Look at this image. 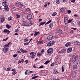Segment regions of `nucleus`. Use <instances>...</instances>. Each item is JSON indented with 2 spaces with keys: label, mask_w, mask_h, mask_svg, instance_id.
Instances as JSON below:
<instances>
[{
  "label": "nucleus",
  "mask_w": 80,
  "mask_h": 80,
  "mask_svg": "<svg viewBox=\"0 0 80 80\" xmlns=\"http://www.w3.org/2000/svg\"><path fill=\"white\" fill-rule=\"evenodd\" d=\"M53 49L52 48H49L47 51V53L49 55H51L53 53Z\"/></svg>",
  "instance_id": "f257e3e1"
},
{
  "label": "nucleus",
  "mask_w": 80,
  "mask_h": 80,
  "mask_svg": "<svg viewBox=\"0 0 80 80\" xmlns=\"http://www.w3.org/2000/svg\"><path fill=\"white\" fill-rule=\"evenodd\" d=\"M0 22L1 23H3L5 21V17L3 15H2L0 17Z\"/></svg>",
  "instance_id": "f03ea898"
},
{
  "label": "nucleus",
  "mask_w": 80,
  "mask_h": 80,
  "mask_svg": "<svg viewBox=\"0 0 80 80\" xmlns=\"http://www.w3.org/2000/svg\"><path fill=\"white\" fill-rule=\"evenodd\" d=\"M4 48H3V51L4 53H6L7 52L8 50V48L7 46H6L5 45H4L3 46Z\"/></svg>",
  "instance_id": "7ed1b4c3"
},
{
  "label": "nucleus",
  "mask_w": 80,
  "mask_h": 80,
  "mask_svg": "<svg viewBox=\"0 0 80 80\" xmlns=\"http://www.w3.org/2000/svg\"><path fill=\"white\" fill-rule=\"evenodd\" d=\"M54 43H55V42H54V41H51L48 42V43L47 45L48 47H50V46L53 45L54 44Z\"/></svg>",
  "instance_id": "20e7f679"
},
{
  "label": "nucleus",
  "mask_w": 80,
  "mask_h": 80,
  "mask_svg": "<svg viewBox=\"0 0 80 80\" xmlns=\"http://www.w3.org/2000/svg\"><path fill=\"white\" fill-rule=\"evenodd\" d=\"M72 62L74 63L76 61V56L75 55H73L72 58Z\"/></svg>",
  "instance_id": "39448f33"
},
{
  "label": "nucleus",
  "mask_w": 80,
  "mask_h": 80,
  "mask_svg": "<svg viewBox=\"0 0 80 80\" xmlns=\"http://www.w3.org/2000/svg\"><path fill=\"white\" fill-rule=\"evenodd\" d=\"M15 4L16 5H18V6H20V7H23V5L22 3L21 2H16Z\"/></svg>",
  "instance_id": "423d86ee"
},
{
  "label": "nucleus",
  "mask_w": 80,
  "mask_h": 80,
  "mask_svg": "<svg viewBox=\"0 0 80 80\" xmlns=\"http://www.w3.org/2000/svg\"><path fill=\"white\" fill-rule=\"evenodd\" d=\"M4 9L5 10L6 12H8V11H9V9L8 8V5H6L4 6Z\"/></svg>",
  "instance_id": "0eeeda50"
},
{
  "label": "nucleus",
  "mask_w": 80,
  "mask_h": 80,
  "mask_svg": "<svg viewBox=\"0 0 80 80\" xmlns=\"http://www.w3.org/2000/svg\"><path fill=\"white\" fill-rule=\"evenodd\" d=\"M11 31H9L8 30H7V29H5L3 31V32H4V33H7V34H9L11 32Z\"/></svg>",
  "instance_id": "6e6552de"
},
{
  "label": "nucleus",
  "mask_w": 80,
  "mask_h": 80,
  "mask_svg": "<svg viewBox=\"0 0 80 80\" xmlns=\"http://www.w3.org/2000/svg\"><path fill=\"white\" fill-rule=\"evenodd\" d=\"M20 51L22 52V53H28V52L26 50H24L22 48H21L20 49Z\"/></svg>",
  "instance_id": "1a4fd4ad"
},
{
  "label": "nucleus",
  "mask_w": 80,
  "mask_h": 80,
  "mask_svg": "<svg viewBox=\"0 0 80 80\" xmlns=\"http://www.w3.org/2000/svg\"><path fill=\"white\" fill-rule=\"evenodd\" d=\"M53 37V35H50L48 37V40H52V39Z\"/></svg>",
  "instance_id": "9d476101"
},
{
  "label": "nucleus",
  "mask_w": 80,
  "mask_h": 80,
  "mask_svg": "<svg viewBox=\"0 0 80 80\" xmlns=\"http://www.w3.org/2000/svg\"><path fill=\"white\" fill-rule=\"evenodd\" d=\"M32 18V15L29 14L27 16V19L28 20H31Z\"/></svg>",
  "instance_id": "9b49d317"
},
{
  "label": "nucleus",
  "mask_w": 80,
  "mask_h": 80,
  "mask_svg": "<svg viewBox=\"0 0 80 80\" xmlns=\"http://www.w3.org/2000/svg\"><path fill=\"white\" fill-rule=\"evenodd\" d=\"M64 22L66 24H67L68 23V18H67L65 17L64 18Z\"/></svg>",
  "instance_id": "f8f14e48"
},
{
  "label": "nucleus",
  "mask_w": 80,
  "mask_h": 80,
  "mask_svg": "<svg viewBox=\"0 0 80 80\" xmlns=\"http://www.w3.org/2000/svg\"><path fill=\"white\" fill-rule=\"evenodd\" d=\"M74 45H80V42H78V41H74Z\"/></svg>",
  "instance_id": "ddd939ff"
},
{
  "label": "nucleus",
  "mask_w": 80,
  "mask_h": 80,
  "mask_svg": "<svg viewBox=\"0 0 80 80\" xmlns=\"http://www.w3.org/2000/svg\"><path fill=\"white\" fill-rule=\"evenodd\" d=\"M72 51V48H69L68 49V51H67V52L68 53H70Z\"/></svg>",
  "instance_id": "4468645a"
},
{
  "label": "nucleus",
  "mask_w": 80,
  "mask_h": 80,
  "mask_svg": "<svg viewBox=\"0 0 80 80\" xmlns=\"http://www.w3.org/2000/svg\"><path fill=\"white\" fill-rule=\"evenodd\" d=\"M76 74V73L74 72H73L72 73H71V75L72 76V77L73 78H74L75 77V74Z\"/></svg>",
  "instance_id": "2eb2a0df"
},
{
  "label": "nucleus",
  "mask_w": 80,
  "mask_h": 80,
  "mask_svg": "<svg viewBox=\"0 0 80 80\" xmlns=\"http://www.w3.org/2000/svg\"><path fill=\"white\" fill-rule=\"evenodd\" d=\"M77 65L76 64H75L73 65L72 68L73 70L77 69Z\"/></svg>",
  "instance_id": "dca6fc26"
},
{
  "label": "nucleus",
  "mask_w": 80,
  "mask_h": 80,
  "mask_svg": "<svg viewBox=\"0 0 80 80\" xmlns=\"http://www.w3.org/2000/svg\"><path fill=\"white\" fill-rule=\"evenodd\" d=\"M58 33L59 35H62V31L60 29L58 30Z\"/></svg>",
  "instance_id": "f3484780"
},
{
  "label": "nucleus",
  "mask_w": 80,
  "mask_h": 80,
  "mask_svg": "<svg viewBox=\"0 0 80 80\" xmlns=\"http://www.w3.org/2000/svg\"><path fill=\"white\" fill-rule=\"evenodd\" d=\"M34 36L35 37V36H37V35H38L39 33V32H37L36 31H35L34 32Z\"/></svg>",
  "instance_id": "a211bd4d"
},
{
  "label": "nucleus",
  "mask_w": 80,
  "mask_h": 80,
  "mask_svg": "<svg viewBox=\"0 0 80 80\" xmlns=\"http://www.w3.org/2000/svg\"><path fill=\"white\" fill-rule=\"evenodd\" d=\"M46 23V22H41L39 24V26L40 27V26H41V25H44L45 23Z\"/></svg>",
  "instance_id": "6ab92c4d"
},
{
  "label": "nucleus",
  "mask_w": 80,
  "mask_h": 80,
  "mask_svg": "<svg viewBox=\"0 0 80 80\" xmlns=\"http://www.w3.org/2000/svg\"><path fill=\"white\" fill-rule=\"evenodd\" d=\"M70 44H71V43L70 42H67L65 45L66 47H68V46H70Z\"/></svg>",
  "instance_id": "aec40b11"
},
{
  "label": "nucleus",
  "mask_w": 80,
  "mask_h": 80,
  "mask_svg": "<svg viewBox=\"0 0 80 80\" xmlns=\"http://www.w3.org/2000/svg\"><path fill=\"white\" fill-rule=\"evenodd\" d=\"M6 28H8V29L11 28V26H10V25L8 24L6 25Z\"/></svg>",
  "instance_id": "412c9836"
},
{
  "label": "nucleus",
  "mask_w": 80,
  "mask_h": 80,
  "mask_svg": "<svg viewBox=\"0 0 80 80\" xmlns=\"http://www.w3.org/2000/svg\"><path fill=\"white\" fill-rule=\"evenodd\" d=\"M35 53H33L32 54V56H31V58H34L35 57Z\"/></svg>",
  "instance_id": "4be33fe9"
},
{
  "label": "nucleus",
  "mask_w": 80,
  "mask_h": 80,
  "mask_svg": "<svg viewBox=\"0 0 80 80\" xmlns=\"http://www.w3.org/2000/svg\"><path fill=\"white\" fill-rule=\"evenodd\" d=\"M52 22V20H50L49 21H48L47 22H46L45 25H47L49 23H50V22Z\"/></svg>",
  "instance_id": "5701e85b"
},
{
  "label": "nucleus",
  "mask_w": 80,
  "mask_h": 80,
  "mask_svg": "<svg viewBox=\"0 0 80 80\" xmlns=\"http://www.w3.org/2000/svg\"><path fill=\"white\" fill-rule=\"evenodd\" d=\"M37 57H41L42 54H41V53L38 52L37 54Z\"/></svg>",
  "instance_id": "b1692460"
},
{
  "label": "nucleus",
  "mask_w": 80,
  "mask_h": 80,
  "mask_svg": "<svg viewBox=\"0 0 80 80\" xmlns=\"http://www.w3.org/2000/svg\"><path fill=\"white\" fill-rule=\"evenodd\" d=\"M10 43H11V42H9L7 44L5 45V46L8 48L9 47V45H10Z\"/></svg>",
  "instance_id": "393cba45"
},
{
  "label": "nucleus",
  "mask_w": 80,
  "mask_h": 80,
  "mask_svg": "<svg viewBox=\"0 0 80 80\" xmlns=\"http://www.w3.org/2000/svg\"><path fill=\"white\" fill-rule=\"evenodd\" d=\"M10 43H11V42H9L7 44L5 45V46L8 48L9 47V45H10Z\"/></svg>",
  "instance_id": "a878e982"
},
{
  "label": "nucleus",
  "mask_w": 80,
  "mask_h": 80,
  "mask_svg": "<svg viewBox=\"0 0 80 80\" xmlns=\"http://www.w3.org/2000/svg\"><path fill=\"white\" fill-rule=\"evenodd\" d=\"M49 27H50V28H52V27H53V23H50Z\"/></svg>",
  "instance_id": "bb28decb"
},
{
  "label": "nucleus",
  "mask_w": 80,
  "mask_h": 80,
  "mask_svg": "<svg viewBox=\"0 0 80 80\" xmlns=\"http://www.w3.org/2000/svg\"><path fill=\"white\" fill-rule=\"evenodd\" d=\"M65 10V8H62L60 9V12H63Z\"/></svg>",
  "instance_id": "cd10ccee"
},
{
  "label": "nucleus",
  "mask_w": 80,
  "mask_h": 80,
  "mask_svg": "<svg viewBox=\"0 0 80 80\" xmlns=\"http://www.w3.org/2000/svg\"><path fill=\"white\" fill-rule=\"evenodd\" d=\"M56 3L59 4V3H60V0H57L56 1Z\"/></svg>",
  "instance_id": "c85d7f7f"
},
{
  "label": "nucleus",
  "mask_w": 80,
  "mask_h": 80,
  "mask_svg": "<svg viewBox=\"0 0 80 80\" xmlns=\"http://www.w3.org/2000/svg\"><path fill=\"white\" fill-rule=\"evenodd\" d=\"M57 14V12H55L54 13H53V14H52V17H54V16H55Z\"/></svg>",
  "instance_id": "c756f323"
},
{
  "label": "nucleus",
  "mask_w": 80,
  "mask_h": 80,
  "mask_svg": "<svg viewBox=\"0 0 80 80\" xmlns=\"http://www.w3.org/2000/svg\"><path fill=\"white\" fill-rule=\"evenodd\" d=\"M72 20H73V19H69L68 20V23H71L72 22Z\"/></svg>",
  "instance_id": "7c9ffc66"
},
{
  "label": "nucleus",
  "mask_w": 80,
  "mask_h": 80,
  "mask_svg": "<svg viewBox=\"0 0 80 80\" xmlns=\"http://www.w3.org/2000/svg\"><path fill=\"white\" fill-rule=\"evenodd\" d=\"M8 38H7L6 39H3L2 40V41L5 42V41H7V40H8Z\"/></svg>",
  "instance_id": "2f4dec72"
},
{
  "label": "nucleus",
  "mask_w": 80,
  "mask_h": 80,
  "mask_svg": "<svg viewBox=\"0 0 80 80\" xmlns=\"http://www.w3.org/2000/svg\"><path fill=\"white\" fill-rule=\"evenodd\" d=\"M65 51H66L65 49H62L61 51L62 53H65Z\"/></svg>",
  "instance_id": "473e14b6"
},
{
  "label": "nucleus",
  "mask_w": 80,
  "mask_h": 80,
  "mask_svg": "<svg viewBox=\"0 0 80 80\" xmlns=\"http://www.w3.org/2000/svg\"><path fill=\"white\" fill-rule=\"evenodd\" d=\"M12 17L10 16L8 18V20H9L10 21V20H12Z\"/></svg>",
  "instance_id": "72a5a7b5"
},
{
  "label": "nucleus",
  "mask_w": 80,
  "mask_h": 80,
  "mask_svg": "<svg viewBox=\"0 0 80 80\" xmlns=\"http://www.w3.org/2000/svg\"><path fill=\"white\" fill-rule=\"evenodd\" d=\"M12 73L13 75H15V74H17V72L15 71H14Z\"/></svg>",
  "instance_id": "f704fd0d"
},
{
  "label": "nucleus",
  "mask_w": 80,
  "mask_h": 80,
  "mask_svg": "<svg viewBox=\"0 0 80 80\" xmlns=\"http://www.w3.org/2000/svg\"><path fill=\"white\" fill-rule=\"evenodd\" d=\"M50 61H47L45 62V63H44L45 65H46V64H47V63H48L49 62H50Z\"/></svg>",
  "instance_id": "c9c22d12"
},
{
  "label": "nucleus",
  "mask_w": 80,
  "mask_h": 80,
  "mask_svg": "<svg viewBox=\"0 0 80 80\" xmlns=\"http://www.w3.org/2000/svg\"><path fill=\"white\" fill-rule=\"evenodd\" d=\"M71 12H72V11H71L70 10L67 11V13H68V14H70V13Z\"/></svg>",
  "instance_id": "e433bc0d"
},
{
  "label": "nucleus",
  "mask_w": 80,
  "mask_h": 80,
  "mask_svg": "<svg viewBox=\"0 0 80 80\" xmlns=\"http://www.w3.org/2000/svg\"><path fill=\"white\" fill-rule=\"evenodd\" d=\"M37 77H38V76H36L35 77L32 78V79H35V78H37Z\"/></svg>",
  "instance_id": "4c0bfd02"
},
{
  "label": "nucleus",
  "mask_w": 80,
  "mask_h": 80,
  "mask_svg": "<svg viewBox=\"0 0 80 80\" xmlns=\"http://www.w3.org/2000/svg\"><path fill=\"white\" fill-rule=\"evenodd\" d=\"M27 41H28V39L27 38H26L24 40V42H27Z\"/></svg>",
  "instance_id": "58836bf2"
},
{
  "label": "nucleus",
  "mask_w": 80,
  "mask_h": 80,
  "mask_svg": "<svg viewBox=\"0 0 80 80\" xmlns=\"http://www.w3.org/2000/svg\"><path fill=\"white\" fill-rule=\"evenodd\" d=\"M12 10L13 11H15L16 10L15 8L14 7H12Z\"/></svg>",
  "instance_id": "ea45409f"
},
{
  "label": "nucleus",
  "mask_w": 80,
  "mask_h": 80,
  "mask_svg": "<svg viewBox=\"0 0 80 80\" xmlns=\"http://www.w3.org/2000/svg\"><path fill=\"white\" fill-rule=\"evenodd\" d=\"M29 44V42H25L24 43V45H28Z\"/></svg>",
  "instance_id": "a19ab883"
},
{
  "label": "nucleus",
  "mask_w": 80,
  "mask_h": 80,
  "mask_svg": "<svg viewBox=\"0 0 80 80\" xmlns=\"http://www.w3.org/2000/svg\"><path fill=\"white\" fill-rule=\"evenodd\" d=\"M43 43V41H38V43H39L40 44L41 43Z\"/></svg>",
  "instance_id": "79ce46f5"
},
{
  "label": "nucleus",
  "mask_w": 80,
  "mask_h": 80,
  "mask_svg": "<svg viewBox=\"0 0 80 80\" xmlns=\"http://www.w3.org/2000/svg\"><path fill=\"white\" fill-rule=\"evenodd\" d=\"M2 3V5H3V6L5 5L6 4H7L6 3L4 2H3Z\"/></svg>",
  "instance_id": "37998d69"
},
{
  "label": "nucleus",
  "mask_w": 80,
  "mask_h": 80,
  "mask_svg": "<svg viewBox=\"0 0 80 80\" xmlns=\"http://www.w3.org/2000/svg\"><path fill=\"white\" fill-rule=\"evenodd\" d=\"M17 56V54H15L13 55V58H15V57H16Z\"/></svg>",
  "instance_id": "c03bdc74"
},
{
  "label": "nucleus",
  "mask_w": 80,
  "mask_h": 80,
  "mask_svg": "<svg viewBox=\"0 0 80 80\" xmlns=\"http://www.w3.org/2000/svg\"><path fill=\"white\" fill-rule=\"evenodd\" d=\"M4 3H7V0H3Z\"/></svg>",
  "instance_id": "a18cd8bd"
},
{
  "label": "nucleus",
  "mask_w": 80,
  "mask_h": 80,
  "mask_svg": "<svg viewBox=\"0 0 80 80\" xmlns=\"http://www.w3.org/2000/svg\"><path fill=\"white\" fill-rule=\"evenodd\" d=\"M54 64H55V63H52L51 64V66H52V67H53V66H54Z\"/></svg>",
  "instance_id": "49530a36"
},
{
  "label": "nucleus",
  "mask_w": 80,
  "mask_h": 80,
  "mask_svg": "<svg viewBox=\"0 0 80 80\" xmlns=\"http://www.w3.org/2000/svg\"><path fill=\"white\" fill-rule=\"evenodd\" d=\"M7 71H10V68H7Z\"/></svg>",
  "instance_id": "de8ad7c7"
},
{
  "label": "nucleus",
  "mask_w": 80,
  "mask_h": 80,
  "mask_svg": "<svg viewBox=\"0 0 80 80\" xmlns=\"http://www.w3.org/2000/svg\"><path fill=\"white\" fill-rule=\"evenodd\" d=\"M63 66H62V72H64V69L63 68Z\"/></svg>",
  "instance_id": "09e8293b"
},
{
  "label": "nucleus",
  "mask_w": 80,
  "mask_h": 80,
  "mask_svg": "<svg viewBox=\"0 0 80 80\" xmlns=\"http://www.w3.org/2000/svg\"><path fill=\"white\" fill-rule=\"evenodd\" d=\"M19 31V30L18 29H16L15 31V32H18Z\"/></svg>",
  "instance_id": "8fccbe9b"
},
{
  "label": "nucleus",
  "mask_w": 80,
  "mask_h": 80,
  "mask_svg": "<svg viewBox=\"0 0 80 80\" xmlns=\"http://www.w3.org/2000/svg\"><path fill=\"white\" fill-rule=\"evenodd\" d=\"M34 53V52H32L30 53V55H32Z\"/></svg>",
  "instance_id": "3c124183"
},
{
  "label": "nucleus",
  "mask_w": 80,
  "mask_h": 80,
  "mask_svg": "<svg viewBox=\"0 0 80 80\" xmlns=\"http://www.w3.org/2000/svg\"><path fill=\"white\" fill-rule=\"evenodd\" d=\"M75 0H72L71 1V2H72V3H75Z\"/></svg>",
  "instance_id": "603ef678"
},
{
  "label": "nucleus",
  "mask_w": 80,
  "mask_h": 80,
  "mask_svg": "<svg viewBox=\"0 0 80 80\" xmlns=\"http://www.w3.org/2000/svg\"><path fill=\"white\" fill-rule=\"evenodd\" d=\"M54 72L56 73H58V71L57 70H54Z\"/></svg>",
  "instance_id": "864d4df0"
},
{
  "label": "nucleus",
  "mask_w": 80,
  "mask_h": 80,
  "mask_svg": "<svg viewBox=\"0 0 80 80\" xmlns=\"http://www.w3.org/2000/svg\"><path fill=\"white\" fill-rule=\"evenodd\" d=\"M25 74L26 75H28V73L27 72V71H25Z\"/></svg>",
  "instance_id": "5fc2aeb1"
},
{
  "label": "nucleus",
  "mask_w": 80,
  "mask_h": 80,
  "mask_svg": "<svg viewBox=\"0 0 80 80\" xmlns=\"http://www.w3.org/2000/svg\"><path fill=\"white\" fill-rule=\"evenodd\" d=\"M68 28H67V26L64 27L65 30H67Z\"/></svg>",
  "instance_id": "6e6d98bb"
},
{
  "label": "nucleus",
  "mask_w": 80,
  "mask_h": 80,
  "mask_svg": "<svg viewBox=\"0 0 80 80\" xmlns=\"http://www.w3.org/2000/svg\"><path fill=\"white\" fill-rule=\"evenodd\" d=\"M44 52V49H42V50L41 51V53H43Z\"/></svg>",
  "instance_id": "4d7b16f0"
},
{
  "label": "nucleus",
  "mask_w": 80,
  "mask_h": 80,
  "mask_svg": "<svg viewBox=\"0 0 80 80\" xmlns=\"http://www.w3.org/2000/svg\"><path fill=\"white\" fill-rule=\"evenodd\" d=\"M78 60H76V63L77 64H78Z\"/></svg>",
  "instance_id": "13d9d810"
},
{
  "label": "nucleus",
  "mask_w": 80,
  "mask_h": 80,
  "mask_svg": "<svg viewBox=\"0 0 80 80\" xmlns=\"http://www.w3.org/2000/svg\"><path fill=\"white\" fill-rule=\"evenodd\" d=\"M43 68V65H42L40 67H39V68Z\"/></svg>",
  "instance_id": "bf43d9fd"
},
{
  "label": "nucleus",
  "mask_w": 80,
  "mask_h": 80,
  "mask_svg": "<svg viewBox=\"0 0 80 80\" xmlns=\"http://www.w3.org/2000/svg\"><path fill=\"white\" fill-rule=\"evenodd\" d=\"M55 58L56 59H58V56H57L55 57Z\"/></svg>",
  "instance_id": "052dcab7"
},
{
  "label": "nucleus",
  "mask_w": 80,
  "mask_h": 80,
  "mask_svg": "<svg viewBox=\"0 0 80 80\" xmlns=\"http://www.w3.org/2000/svg\"><path fill=\"white\" fill-rule=\"evenodd\" d=\"M22 62V61H21L19 60V61L18 62V63L19 64V63H20L21 62Z\"/></svg>",
  "instance_id": "680f3d73"
},
{
  "label": "nucleus",
  "mask_w": 80,
  "mask_h": 80,
  "mask_svg": "<svg viewBox=\"0 0 80 80\" xmlns=\"http://www.w3.org/2000/svg\"><path fill=\"white\" fill-rule=\"evenodd\" d=\"M74 16L75 17H78V15L76 14H74Z\"/></svg>",
  "instance_id": "e2e57ef3"
},
{
  "label": "nucleus",
  "mask_w": 80,
  "mask_h": 80,
  "mask_svg": "<svg viewBox=\"0 0 80 80\" xmlns=\"http://www.w3.org/2000/svg\"><path fill=\"white\" fill-rule=\"evenodd\" d=\"M52 80H59V79H55V78H54H54H53V79H52Z\"/></svg>",
  "instance_id": "0e129e2a"
},
{
  "label": "nucleus",
  "mask_w": 80,
  "mask_h": 80,
  "mask_svg": "<svg viewBox=\"0 0 80 80\" xmlns=\"http://www.w3.org/2000/svg\"><path fill=\"white\" fill-rule=\"evenodd\" d=\"M42 20V19H39V21L40 22Z\"/></svg>",
  "instance_id": "69168bd1"
},
{
  "label": "nucleus",
  "mask_w": 80,
  "mask_h": 80,
  "mask_svg": "<svg viewBox=\"0 0 80 80\" xmlns=\"http://www.w3.org/2000/svg\"><path fill=\"white\" fill-rule=\"evenodd\" d=\"M27 11H28V12L30 11V9L29 8H27Z\"/></svg>",
  "instance_id": "338daca9"
},
{
  "label": "nucleus",
  "mask_w": 80,
  "mask_h": 80,
  "mask_svg": "<svg viewBox=\"0 0 80 80\" xmlns=\"http://www.w3.org/2000/svg\"><path fill=\"white\" fill-rule=\"evenodd\" d=\"M70 33H73V30H72L71 31Z\"/></svg>",
  "instance_id": "774afa93"
}]
</instances>
